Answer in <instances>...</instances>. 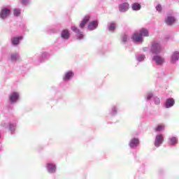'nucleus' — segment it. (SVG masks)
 Instances as JSON below:
<instances>
[{"mask_svg": "<svg viewBox=\"0 0 179 179\" xmlns=\"http://www.w3.org/2000/svg\"><path fill=\"white\" fill-rule=\"evenodd\" d=\"M168 143L170 146H176L178 143V138L176 136H171L168 138Z\"/></svg>", "mask_w": 179, "mask_h": 179, "instance_id": "6ab92c4d", "label": "nucleus"}, {"mask_svg": "<svg viewBox=\"0 0 179 179\" xmlns=\"http://www.w3.org/2000/svg\"><path fill=\"white\" fill-rule=\"evenodd\" d=\"M20 94L17 92H13L8 95V101L10 104H16L19 101Z\"/></svg>", "mask_w": 179, "mask_h": 179, "instance_id": "7ed1b4c3", "label": "nucleus"}, {"mask_svg": "<svg viewBox=\"0 0 179 179\" xmlns=\"http://www.w3.org/2000/svg\"><path fill=\"white\" fill-rule=\"evenodd\" d=\"M22 12V10H20V8H15L13 10V15L14 16H20V13Z\"/></svg>", "mask_w": 179, "mask_h": 179, "instance_id": "c756f323", "label": "nucleus"}, {"mask_svg": "<svg viewBox=\"0 0 179 179\" xmlns=\"http://www.w3.org/2000/svg\"><path fill=\"white\" fill-rule=\"evenodd\" d=\"M139 34L141 37H149V31L145 28H143L140 30Z\"/></svg>", "mask_w": 179, "mask_h": 179, "instance_id": "b1692460", "label": "nucleus"}, {"mask_svg": "<svg viewBox=\"0 0 179 179\" xmlns=\"http://www.w3.org/2000/svg\"><path fill=\"white\" fill-rule=\"evenodd\" d=\"M163 142H164V137L163 136V134H159L155 136L154 142L155 148H160V146L163 145Z\"/></svg>", "mask_w": 179, "mask_h": 179, "instance_id": "0eeeda50", "label": "nucleus"}, {"mask_svg": "<svg viewBox=\"0 0 179 179\" xmlns=\"http://www.w3.org/2000/svg\"><path fill=\"white\" fill-rule=\"evenodd\" d=\"M46 170L49 174H55L57 173V164L54 162H48L46 164Z\"/></svg>", "mask_w": 179, "mask_h": 179, "instance_id": "39448f33", "label": "nucleus"}, {"mask_svg": "<svg viewBox=\"0 0 179 179\" xmlns=\"http://www.w3.org/2000/svg\"><path fill=\"white\" fill-rule=\"evenodd\" d=\"M136 59L138 62H143L146 59V56L145 55H137L136 56Z\"/></svg>", "mask_w": 179, "mask_h": 179, "instance_id": "a878e982", "label": "nucleus"}, {"mask_svg": "<svg viewBox=\"0 0 179 179\" xmlns=\"http://www.w3.org/2000/svg\"><path fill=\"white\" fill-rule=\"evenodd\" d=\"M20 2L22 5L26 6L29 5V2H30V0H20Z\"/></svg>", "mask_w": 179, "mask_h": 179, "instance_id": "473e14b6", "label": "nucleus"}, {"mask_svg": "<svg viewBox=\"0 0 179 179\" xmlns=\"http://www.w3.org/2000/svg\"><path fill=\"white\" fill-rule=\"evenodd\" d=\"M10 15V9L8 8H3L0 11V19L1 20H6Z\"/></svg>", "mask_w": 179, "mask_h": 179, "instance_id": "6e6552de", "label": "nucleus"}, {"mask_svg": "<svg viewBox=\"0 0 179 179\" xmlns=\"http://www.w3.org/2000/svg\"><path fill=\"white\" fill-rule=\"evenodd\" d=\"M89 20H90V16L89 15L85 16L83 20L80 23V28L85 29V26H86Z\"/></svg>", "mask_w": 179, "mask_h": 179, "instance_id": "4be33fe9", "label": "nucleus"}, {"mask_svg": "<svg viewBox=\"0 0 179 179\" xmlns=\"http://www.w3.org/2000/svg\"><path fill=\"white\" fill-rule=\"evenodd\" d=\"M153 99V92H148L145 94V99L147 101H149Z\"/></svg>", "mask_w": 179, "mask_h": 179, "instance_id": "bb28decb", "label": "nucleus"}, {"mask_svg": "<svg viewBox=\"0 0 179 179\" xmlns=\"http://www.w3.org/2000/svg\"><path fill=\"white\" fill-rule=\"evenodd\" d=\"M50 57V53L47 52H43L39 55V61L40 62H43L44 59H46V58H48Z\"/></svg>", "mask_w": 179, "mask_h": 179, "instance_id": "5701e85b", "label": "nucleus"}, {"mask_svg": "<svg viewBox=\"0 0 179 179\" xmlns=\"http://www.w3.org/2000/svg\"><path fill=\"white\" fill-rule=\"evenodd\" d=\"M98 26H99V22L97 20H94L89 23L87 29H88V30L92 31L93 30H96V29H97Z\"/></svg>", "mask_w": 179, "mask_h": 179, "instance_id": "dca6fc26", "label": "nucleus"}, {"mask_svg": "<svg viewBox=\"0 0 179 179\" xmlns=\"http://www.w3.org/2000/svg\"><path fill=\"white\" fill-rule=\"evenodd\" d=\"M1 127H2V128H8L9 132H10L12 135H13L17 127V120H13V122H10L8 123V124H6V122H1Z\"/></svg>", "mask_w": 179, "mask_h": 179, "instance_id": "f03ea898", "label": "nucleus"}, {"mask_svg": "<svg viewBox=\"0 0 179 179\" xmlns=\"http://www.w3.org/2000/svg\"><path fill=\"white\" fill-rule=\"evenodd\" d=\"M150 51V52H152V55L162 54V51H163V47L162 46V43H160L157 41H153L151 44Z\"/></svg>", "mask_w": 179, "mask_h": 179, "instance_id": "f257e3e1", "label": "nucleus"}, {"mask_svg": "<svg viewBox=\"0 0 179 179\" xmlns=\"http://www.w3.org/2000/svg\"><path fill=\"white\" fill-rule=\"evenodd\" d=\"M162 129H164V125L163 124H159L155 127L156 132H160V131H162Z\"/></svg>", "mask_w": 179, "mask_h": 179, "instance_id": "7c9ffc66", "label": "nucleus"}, {"mask_svg": "<svg viewBox=\"0 0 179 179\" xmlns=\"http://www.w3.org/2000/svg\"><path fill=\"white\" fill-rule=\"evenodd\" d=\"M156 10H157V12H159V13H161L162 10V5L158 4L156 7H155Z\"/></svg>", "mask_w": 179, "mask_h": 179, "instance_id": "72a5a7b5", "label": "nucleus"}, {"mask_svg": "<svg viewBox=\"0 0 179 179\" xmlns=\"http://www.w3.org/2000/svg\"><path fill=\"white\" fill-rule=\"evenodd\" d=\"M176 17L173 15H168L167 17L165 19V23L168 26H173L174 23H176Z\"/></svg>", "mask_w": 179, "mask_h": 179, "instance_id": "2eb2a0df", "label": "nucleus"}, {"mask_svg": "<svg viewBox=\"0 0 179 179\" xmlns=\"http://www.w3.org/2000/svg\"><path fill=\"white\" fill-rule=\"evenodd\" d=\"M0 138H1V134H0Z\"/></svg>", "mask_w": 179, "mask_h": 179, "instance_id": "c9c22d12", "label": "nucleus"}, {"mask_svg": "<svg viewBox=\"0 0 179 179\" xmlns=\"http://www.w3.org/2000/svg\"><path fill=\"white\" fill-rule=\"evenodd\" d=\"M179 59V51H175L171 56V64H176Z\"/></svg>", "mask_w": 179, "mask_h": 179, "instance_id": "f3484780", "label": "nucleus"}, {"mask_svg": "<svg viewBox=\"0 0 179 179\" xmlns=\"http://www.w3.org/2000/svg\"><path fill=\"white\" fill-rule=\"evenodd\" d=\"M174 104H176V101L173 98H169L166 100L164 103L165 108H171V107H174Z\"/></svg>", "mask_w": 179, "mask_h": 179, "instance_id": "4468645a", "label": "nucleus"}, {"mask_svg": "<svg viewBox=\"0 0 179 179\" xmlns=\"http://www.w3.org/2000/svg\"><path fill=\"white\" fill-rule=\"evenodd\" d=\"M118 114V106L117 105H113L111 106L109 110V115L111 117H115Z\"/></svg>", "mask_w": 179, "mask_h": 179, "instance_id": "a211bd4d", "label": "nucleus"}, {"mask_svg": "<svg viewBox=\"0 0 179 179\" xmlns=\"http://www.w3.org/2000/svg\"><path fill=\"white\" fill-rule=\"evenodd\" d=\"M75 76V73L72 71H69L64 73V75L62 77L64 82H69L72 78Z\"/></svg>", "mask_w": 179, "mask_h": 179, "instance_id": "9b49d317", "label": "nucleus"}, {"mask_svg": "<svg viewBox=\"0 0 179 179\" xmlns=\"http://www.w3.org/2000/svg\"><path fill=\"white\" fill-rule=\"evenodd\" d=\"M71 29L76 34V37H77V40H83L85 35H83V32L80 31V29L76 27L75 25L71 27Z\"/></svg>", "mask_w": 179, "mask_h": 179, "instance_id": "423d86ee", "label": "nucleus"}, {"mask_svg": "<svg viewBox=\"0 0 179 179\" xmlns=\"http://www.w3.org/2000/svg\"><path fill=\"white\" fill-rule=\"evenodd\" d=\"M23 40V36H15L11 38L13 45H19V43Z\"/></svg>", "mask_w": 179, "mask_h": 179, "instance_id": "412c9836", "label": "nucleus"}, {"mask_svg": "<svg viewBox=\"0 0 179 179\" xmlns=\"http://www.w3.org/2000/svg\"><path fill=\"white\" fill-rule=\"evenodd\" d=\"M60 36L63 40H69L71 38V31L68 29L62 30Z\"/></svg>", "mask_w": 179, "mask_h": 179, "instance_id": "f8f14e48", "label": "nucleus"}, {"mask_svg": "<svg viewBox=\"0 0 179 179\" xmlns=\"http://www.w3.org/2000/svg\"><path fill=\"white\" fill-rule=\"evenodd\" d=\"M129 9V4L128 3H122L119 5V10L122 13L127 12Z\"/></svg>", "mask_w": 179, "mask_h": 179, "instance_id": "aec40b11", "label": "nucleus"}, {"mask_svg": "<svg viewBox=\"0 0 179 179\" xmlns=\"http://www.w3.org/2000/svg\"><path fill=\"white\" fill-rule=\"evenodd\" d=\"M130 149H136L139 146V138L136 137L132 138L129 142Z\"/></svg>", "mask_w": 179, "mask_h": 179, "instance_id": "9d476101", "label": "nucleus"}, {"mask_svg": "<svg viewBox=\"0 0 179 179\" xmlns=\"http://www.w3.org/2000/svg\"><path fill=\"white\" fill-rule=\"evenodd\" d=\"M9 59L11 62H17L20 59V54L17 52H13L10 55Z\"/></svg>", "mask_w": 179, "mask_h": 179, "instance_id": "ddd939ff", "label": "nucleus"}, {"mask_svg": "<svg viewBox=\"0 0 179 179\" xmlns=\"http://www.w3.org/2000/svg\"><path fill=\"white\" fill-rule=\"evenodd\" d=\"M143 51L144 52H146L149 51V48H148V47L143 48Z\"/></svg>", "mask_w": 179, "mask_h": 179, "instance_id": "f704fd0d", "label": "nucleus"}, {"mask_svg": "<svg viewBox=\"0 0 179 179\" xmlns=\"http://www.w3.org/2000/svg\"><path fill=\"white\" fill-rule=\"evenodd\" d=\"M128 40H129V36H128V35L127 34H123L122 36V42L125 44V43H127V41H128Z\"/></svg>", "mask_w": 179, "mask_h": 179, "instance_id": "c85d7f7f", "label": "nucleus"}, {"mask_svg": "<svg viewBox=\"0 0 179 179\" xmlns=\"http://www.w3.org/2000/svg\"><path fill=\"white\" fill-rule=\"evenodd\" d=\"M141 3H134L133 4H131V9L132 10H135V11H138V10H141Z\"/></svg>", "mask_w": 179, "mask_h": 179, "instance_id": "393cba45", "label": "nucleus"}, {"mask_svg": "<svg viewBox=\"0 0 179 179\" xmlns=\"http://www.w3.org/2000/svg\"><path fill=\"white\" fill-rule=\"evenodd\" d=\"M131 40L133 43H136L137 44H142L143 43V37L138 33H135L132 35Z\"/></svg>", "mask_w": 179, "mask_h": 179, "instance_id": "1a4fd4ad", "label": "nucleus"}, {"mask_svg": "<svg viewBox=\"0 0 179 179\" xmlns=\"http://www.w3.org/2000/svg\"><path fill=\"white\" fill-rule=\"evenodd\" d=\"M152 61L155 64V65H157V66H162V65L164 64L166 59L159 55H154L152 57Z\"/></svg>", "mask_w": 179, "mask_h": 179, "instance_id": "20e7f679", "label": "nucleus"}, {"mask_svg": "<svg viewBox=\"0 0 179 179\" xmlns=\"http://www.w3.org/2000/svg\"><path fill=\"white\" fill-rule=\"evenodd\" d=\"M117 24L114 22H111L108 26V29L109 31L114 32V30H115Z\"/></svg>", "mask_w": 179, "mask_h": 179, "instance_id": "cd10ccee", "label": "nucleus"}, {"mask_svg": "<svg viewBox=\"0 0 179 179\" xmlns=\"http://www.w3.org/2000/svg\"><path fill=\"white\" fill-rule=\"evenodd\" d=\"M153 101L156 106H159V104H160V98L155 96L153 98Z\"/></svg>", "mask_w": 179, "mask_h": 179, "instance_id": "2f4dec72", "label": "nucleus"}]
</instances>
